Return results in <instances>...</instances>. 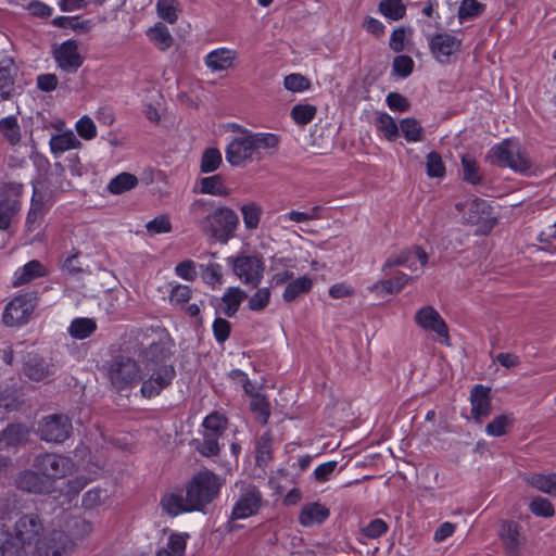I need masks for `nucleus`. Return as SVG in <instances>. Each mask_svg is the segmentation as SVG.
<instances>
[{"label": "nucleus", "instance_id": "1", "mask_svg": "<svg viewBox=\"0 0 556 556\" xmlns=\"http://www.w3.org/2000/svg\"><path fill=\"white\" fill-rule=\"evenodd\" d=\"M222 485V480L215 473L202 470L189 481L185 494L182 491L166 494L161 505L172 516L187 511H202L219 494Z\"/></svg>", "mask_w": 556, "mask_h": 556}, {"label": "nucleus", "instance_id": "2", "mask_svg": "<svg viewBox=\"0 0 556 556\" xmlns=\"http://www.w3.org/2000/svg\"><path fill=\"white\" fill-rule=\"evenodd\" d=\"M241 135L235 137L225 150L226 161L232 166H244L261 161L265 151L277 150L279 137L270 132H252L238 126Z\"/></svg>", "mask_w": 556, "mask_h": 556}, {"label": "nucleus", "instance_id": "3", "mask_svg": "<svg viewBox=\"0 0 556 556\" xmlns=\"http://www.w3.org/2000/svg\"><path fill=\"white\" fill-rule=\"evenodd\" d=\"M485 159L492 165L509 167L519 174H527L531 169L529 156L520 144L513 140H504L492 147Z\"/></svg>", "mask_w": 556, "mask_h": 556}, {"label": "nucleus", "instance_id": "4", "mask_svg": "<svg viewBox=\"0 0 556 556\" xmlns=\"http://www.w3.org/2000/svg\"><path fill=\"white\" fill-rule=\"evenodd\" d=\"M227 263L231 266L233 274L245 286L256 288L263 277L265 265L260 255L240 254L227 258Z\"/></svg>", "mask_w": 556, "mask_h": 556}, {"label": "nucleus", "instance_id": "5", "mask_svg": "<svg viewBox=\"0 0 556 556\" xmlns=\"http://www.w3.org/2000/svg\"><path fill=\"white\" fill-rule=\"evenodd\" d=\"M112 386L118 390L131 388L142 379V372L137 362L127 356H116L109 368Z\"/></svg>", "mask_w": 556, "mask_h": 556}, {"label": "nucleus", "instance_id": "6", "mask_svg": "<svg viewBox=\"0 0 556 556\" xmlns=\"http://www.w3.org/2000/svg\"><path fill=\"white\" fill-rule=\"evenodd\" d=\"M236 486L238 488V493L230 519H245L257 514L263 504V494L258 488L250 483H241Z\"/></svg>", "mask_w": 556, "mask_h": 556}, {"label": "nucleus", "instance_id": "7", "mask_svg": "<svg viewBox=\"0 0 556 556\" xmlns=\"http://www.w3.org/2000/svg\"><path fill=\"white\" fill-rule=\"evenodd\" d=\"M23 186L17 182L4 184L0 188V230H8L21 211Z\"/></svg>", "mask_w": 556, "mask_h": 556}, {"label": "nucleus", "instance_id": "8", "mask_svg": "<svg viewBox=\"0 0 556 556\" xmlns=\"http://www.w3.org/2000/svg\"><path fill=\"white\" fill-rule=\"evenodd\" d=\"M176 376L173 365L143 367L141 394L143 397L151 399L159 395L166 389Z\"/></svg>", "mask_w": 556, "mask_h": 556}, {"label": "nucleus", "instance_id": "9", "mask_svg": "<svg viewBox=\"0 0 556 556\" xmlns=\"http://www.w3.org/2000/svg\"><path fill=\"white\" fill-rule=\"evenodd\" d=\"M33 466L45 479L49 480L53 488L54 481L71 473L74 465L68 457L53 453H43L34 458Z\"/></svg>", "mask_w": 556, "mask_h": 556}, {"label": "nucleus", "instance_id": "10", "mask_svg": "<svg viewBox=\"0 0 556 556\" xmlns=\"http://www.w3.org/2000/svg\"><path fill=\"white\" fill-rule=\"evenodd\" d=\"M239 226L237 213L227 206L215 208L211 217L210 227L206 233H210L219 242H227L233 238Z\"/></svg>", "mask_w": 556, "mask_h": 556}, {"label": "nucleus", "instance_id": "11", "mask_svg": "<svg viewBox=\"0 0 556 556\" xmlns=\"http://www.w3.org/2000/svg\"><path fill=\"white\" fill-rule=\"evenodd\" d=\"M45 531L43 520L37 513H26L21 515L13 528L15 539L26 544L33 551L40 542Z\"/></svg>", "mask_w": 556, "mask_h": 556}, {"label": "nucleus", "instance_id": "12", "mask_svg": "<svg viewBox=\"0 0 556 556\" xmlns=\"http://www.w3.org/2000/svg\"><path fill=\"white\" fill-rule=\"evenodd\" d=\"M52 56L58 68L65 74L76 73L84 64L85 58L79 52L76 40L68 39L55 46L52 50Z\"/></svg>", "mask_w": 556, "mask_h": 556}, {"label": "nucleus", "instance_id": "13", "mask_svg": "<svg viewBox=\"0 0 556 556\" xmlns=\"http://www.w3.org/2000/svg\"><path fill=\"white\" fill-rule=\"evenodd\" d=\"M72 429V421L67 416L53 414L40 421L38 432L47 442L61 443L70 437Z\"/></svg>", "mask_w": 556, "mask_h": 556}, {"label": "nucleus", "instance_id": "14", "mask_svg": "<svg viewBox=\"0 0 556 556\" xmlns=\"http://www.w3.org/2000/svg\"><path fill=\"white\" fill-rule=\"evenodd\" d=\"M414 320L424 330L434 332L440 343L450 345L448 327L433 306L427 305L418 309Z\"/></svg>", "mask_w": 556, "mask_h": 556}, {"label": "nucleus", "instance_id": "15", "mask_svg": "<svg viewBox=\"0 0 556 556\" xmlns=\"http://www.w3.org/2000/svg\"><path fill=\"white\" fill-rule=\"evenodd\" d=\"M143 367L167 366L166 361L170 357V350L166 341L152 340L144 343L141 340L137 346Z\"/></svg>", "mask_w": 556, "mask_h": 556}, {"label": "nucleus", "instance_id": "16", "mask_svg": "<svg viewBox=\"0 0 556 556\" xmlns=\"http://www.w3.org/2000/svg\"><path fill=\"white\" fill-rule=\"evenodd\" d=\"M71 540L63 531H43L40 542L34 549L35 556H61L70 546Z\"/></svg>", "mask_w": 556, "mask_h": 556}, {"label": "nucleus", "instance_id": "17", "mask_svg": "<svg viewBox=\"0 0 556 556\" xmlns=\"http://www.w3.org/2000/svg\"><path fill=\"white\" fill-rule=\"evenodd\" d=\"M33 299L25 294L14 298L7 304L2 320L9 327L25 324L34 309Z\"/></svg>", "mask_w": 556, "mask_h": 556}, {"label": "nucleus", "instance_id": "18", "mask_svg": "<svg viewBox=\"0 0 556 556\" xmlns=\"http://www.w3.org/2000/svg\"><path fill=\"white\" fill-rule=\"evenodd\" d=\"M430 51L441 63L450 61V56L459 51L462 40L448 33H439L428 38Z\"/></svg>", "mask_w": 556, "mask_h": 556}, {"label": "nucleus", "instance_id": "19", "mask_svg": "<svg viewBox=\"0 0 556 556\" xmlns=\"http://www.w3.org/2000/svg\"><path fill=\"white\" fill-rule=\"evenodd\" d=\"M471 415L473 419L481 424L482 419L491 413L490 388L476 384L470 392Z\"/></svg>", "mask_w": 556, "mask_h": 556}, {"label": "nucleus", "instance_id": "20", "mask_svg": "<svg viewBox=\"0 0 556 556\" xmlns=\"http://www.w3.org/2000/svg\"><path fill=\"white\" fill-rule=\"evenodd\" d=\"M20 490L29 493H49L53 488L48 479H45L38 470H25L16 478Z\"/></svg>", "mask_w": 556, "mask_h": 556}, {"label": "nucleus", "instance_id": "21", "mask_svg": "<svg viewBox=\"0 0 556 556\" xmlns=\"http://www.w3.org/2000/svg\"><path fill=\"white\" fill-rule=\"evenodd\" d=\"M15 73L13 60L5 59L0 62V101H9L16 96Z\"/></svg>", "mask_w": 556, "mask_h": 556}, {"label": "nucleus", "instance_id": "22", "mask_svg": "<svg viewBox=\"0 0 556 556\" xmlns=\"http://www.w3.org/2000/svg\"><path fill=\"white\" fill-rule=\"evenodd\" d=\"M54 372V365L37 354L29 355L24 365V374L34 381L46 380Z\"/></svg>", "mask_w": 556, "mask_h": 556}, {"label": "nucleus", "instance_id": "23", "mask_svg": "<svg viewBox=\"0 0 556 556\" xmlns=\"http://www.w3.org/2000/svg\"><path fill=\"white\" fill-rule=\"evenodd\" d=\"M215 207L214 202L204 199H197L189 207V213L193 222L202 231L210 227L211 217Z\"/></svg>", "mask_w": 556, "mask_h": 556}, {"label": "nucleus", "instance_id": "24", "mask_svg": "<svg viewBox=\"0 0 556 556\" xmlns=\"http://www.w3.org/2000/svg\"><path fill=\"white\" fill-rule=\"evenodd\" d=\"M329 509L319 503H308L301 509L299 521L304 527L323 523L329 517Z\"/></svg>", "mask_w": 556, "mask_h": 556}, {"label": "nucleus", "instance_id": "25", "mask_svg": "<svg viewBox=\"0 0 556 556\" xmlns=\"http://www.w3.org/2000/svg\"><path fill=\"white\" fill-rule=\"evenodd\" d=\"M410 280L412 277L399 271L393 278L383 279L372 285L371 290L379 295L396 294L399 293Z\"/></svg>", "mask_w": 556, "mask_h": 556}, {"label": "nucleus", "instance_id": "26", "mask_svg": "<svg viewBox=\"0 0 556 556\" xmlns=\"http://www.w3.org/2000/svg\"><path fill=\"white\" fill-rule=\"evenodd\" d=\"M523 479L538 491L556 496V472L527 473Z\"/></svg>", "mask_w": 556, "mask_h": 556}, {"label": "nucleus", "instance_id": "27", "mask_svg": "<svg viewBox=\"0 0 556 556\" xmlns=\"http://www.w3.org/2000/svg\"><path fill=\"white\" fill-rule=\"evenodd\" d=\"M408 257L418 258L420 267H424L428 261L427 253L420 247H416L413 250H403L399 254L388 257L382 266V270L386 271L393 266L405 267V265H408Z\"/></svg>", "mask_w": 556, "mask_h": 556}, {"label": "nucleus", "instance_id": "28", "mask_svg": "<svg viewBox=\"0 0 556 556\" xmlns=\"http://www.w3.org/2000/svg\"><path fill=\"white\" fill-rule=\"evenodd\" d=\"M456 210L463 214L464 219L469 224H478L485 214L486 203L484 200L475 198L468 203H456Z\"/></svg>", "mask_w": 556, "mask_h": 556}, {"label": "nucleus", "instance_id": "29", "mask_svg": "<svg viewBox=\"0 0 556 556\" xmlns=\"http://www.w3.org/2000/svg\"><path fill=\"white\" fill-rule=\"evenodd\" d=\"M236 58V52L219 48L205 56V65L214 72L228 70Z\"/></svg>", "mask_w": 556, "mask_h": 556}, {"label": "nucleus", "instance_id": "30", "mask_svg": "<svg viewBox=\"0 0 556 556\" xmlns=\"http://www.w3.org/2000/svg\"><path fill=\"white\" fill-rule=\"evenodd\" d=\"M313 288V280L307 276L293 279L287 285L282 293L285 302H293L301 295L308 293Z\"/></svg>", "mask_w": 556, "mask_h": 556}, {"label": "nucleus", "instance_id": "31", "mask_svg": "<svg viewBox=\"0 0 556 556\" xmlns=\"http://www.w3.org/2000/svg\"><path fill=\"white\" fill-rule=\"evenodd\" d=\"M45 275V268L39 261L33 260L17 269L14 275V286L25 285Z\"/></svg>", "mask_w": 556, "mask_h": 556}, {"label": "nucleus", "instance_id": "32", "mask_svg": "<svg viewBox=\"0 0 556 556\" xmlns=\"http://www.w3.org/2000/svg\"><path fill=\"white\" fill-rule=\"evenodd\" d=\"M247 298V293L239 287H230L222 298L224 304L222 311L228 316L232 317L239 309L241 302Z\"/></svg>", "mask_w": 556, "mask_h": 556}, {"label": "nucleus", "instance_id": "33", "mask_svg": "<svg viewBox=\"0 0 556 556\" xmlns=\"http://www.w3.org/2000/svg\"><path fill=\"white\" fill-rule=\"evenodd\" d=\"M200 191L201 193L217 197H227L230 194V189L225 186L224 178L220 175L202 178L200 180Z\"/></svg>", "mask_w": 556, "mask_h": 556}, {"label": "nucleus", "instance_id": "34", "mask_svg": "<svg viewBox=\"0 0 556 556\" xmlns=\"http://www.w3.org/2000/svg\"><path fill=\"white\" fill-rule=\"evenodd\" d=\"M26 435V430L23 426L10 424L4 430L0 432V450L15 446L20 444Z\"/></svg>", "mask_w": 556, "mask_h": 556}, {"label": "nucleus", "instance_id": "35", "mask_svg": "<svg viewBox=\"0 0 556 556\" xmlns=\"http://www.w3.org/2000/svg\"><path fill=\"white\" fill-rule=\"evenodd\" d=\"M188 536V534H170L167 544L160 548L155 556H184Z\"/></svg>", "mask_w": 556, "mask_h": 556}, {"label": "nucleus", "instance_id": "36", "mask_svg": "<svg viewBox=\"0 0 556 556\" xmlns=\"http://www.w3.org/2000/svg\"><path fill=\"white\" fill-rule=\"evenodd\" d=\"M147 36L161 51L167 50L173 43V37L168 28L162 23H157L154 27H151L147 31Z\"/></svg>", "mask_w": 556, "mask_h": 556}, {"label": "nucleus", "instance_id": "37", "mask_svg": "<svg viewBox=\"0 0 556 556\" xmlns=\"http://www.w3.org/2000/svg\"><path fill=\"white\" fill-rule=\"evenodd\" d=\"M463 179L471 185H478L483 179V174L475 157L469 154L462 156Z\"/></svg>", "mask_w": 556, "mask_h": 556}, {"label": "nucleus", "instance_id": "38", "mask_svg": "<svg viewBox=\"0 0 556 556\" xmlns=\"http://www.w3.org/2000/svg\"><path fill=\"white\" fill-rule=\"evenodd\" d=\"M79 146L80 141L76 138L73 131L55 135L50 139V148L54 154L63 153Z\"/></svg>", "mask_w": 556, "mask_h": 556}, {"label": "nucleus", "instance_id": "39", "mask_svg": "<svg viewBox=\"0 0 556 556\" xmlns=\"http://www.w3.org/2000/svg\"><path fill=\"white\" fill-rule=\"evenodd\" d=\"M97 329V324L91 318H75L70 327L68 333L71 337L83 340L90 337Z\"/></svg>", "mask_w": 556, "mask_h": 556}, {"label": "nucleus", "instance_id": "40", "mask_svg": "<svg viewBox=\"0 0 556 556\" xmlns=\"http://www.w3.org/2000/svg\"><path fill=\"white\" fill-rule=\"evenodd\" d=\"M138 185V178L129 173H121L108 185V190L113 194H121L131 190Z\"/></svg>", "mask_w": 556, "mask_h": 556}, {"label": "nucleus", "instance_id": "41", "mask_svg": "<svg viewBox=\"0 0 556 556\" xmlns=\"http://www.w3.org/2000/svg\"><path fill=\"white\" fill-rule=\"evenodd\" d=\"M45 214L46 208L43 203L39 200H36L34 197L25 223L27 231L33 232L38 230L41 226Z\"/></svg>", "mask_w": 556, "mask_h": 556}, {"label": "nucleus", "instance_id": "42", "mask_svg": "<svg viewBox=\"0 0 556 556\" xmlns=\"http://www.w3.org/2000/svg\"><path fill=\"white\" fill-rule=\"evenodd\" d=\"M241 214L245 228L255 230L260 225L263 210L255 202H250L241 206Z\"/></svg>", "mask_w": 556, "mask_h": 556}, {"label": "nucleus", "instance_id": "43", "mask_svg": "<svg viewBox=\"0 0 556 556\" xmlns=\"http://www.w3.org/2000/svg\"><path fill=\"white\" fill-rule=\"evenodd\" d=\"M271 434L269 432L263 433L256 441V464L265 466L271 459Z\"/></svg>", "mask_w": 556, "mask_h": 556}, {"label": "nucleus", "instance_id": "44", "mask_svg": "<svg viewBox=\"0 0 556 556\" xmlns=\"http://www.w3.org/2000/svg\"><path fill=\"white\" fill-rule=\"evenodd\" d=\"M29 548L26 544L15 539V534H7V538L0 544L2 556H26Z\"/></svg>", "mask_w": 556, "mask_h": 556}, {"label": "nucleus", "instance_id": "45", "mask_svg": "<svg viewBox=\"0 0 556 556\" xmlns=\"http://www.w3.org/2000/svg\"><path fill=\"white\" fill-rule=\"evenodd\" d=\"M500 535L505 545L511 551L516 549L520 544V533L518 525L513 521H505L501 526Z\"/></svg>", "mask_w": 556, "mask_h": 556}, {"label": "nucleus", "instance_id": "46", "mask_svg": "<svg viewBox=\"0 0 556 556\" xmlns=\"http://www.w3.org/2000/svg\"><path fill=\"white\" fill-rule=\"evenodd\" d=\"M0 131L4 138L15 144L21 139V128L15 116H8L0 121Z\"/></svg>", "mask_w": 556, "mask_h": 556}, {"label": "nucleus", "instance_id": "47", "mask_svg": "<svg viewBox=\"0 0 556 556\" xmlns=\"http://www.w3.org/2000/svg\"><path fill=\"white\" fill-rule=\"evenodd\" d=\"M251 410L255 415V419L262 425L267 424L270 416L269 403L265 396L256 393L252 395L250 403Z\"/></svg>", "mask_w": 556, "mask_h": 556}, {"label": "nucleus", "instance_id": "48", "mask_svg": "<svg viewBox=\"0 0 556 556\" xmlns=\"http://www.w3.org/2000/svg\"><path fill=\"white\" fill-rule=\"evenodd\" d=\"M377 127L389 141H394L399 137V126L394 118L387 113H381L378 116Z\"/></svg>", "mask_w": 556, "mask_h": 556}, {"label": "nucleus", "instance_id": "49", "mask_svg": "<svg viewBox=\"0 0 556 556\" xmlns=\"http://www.w3.org/2000/svg\"><path fill=\"white\" fill-rule=\"evenodd\" d=\"M379 11L388 18L397 21L405 15L406 8L402 0H382Z\"/></svg>", "mask_w": 556, "mask_h": 556}, {"label": "nucleus", "instance_id": "50", "mask_svg": "<svg viewBox=\"0 0 556 556\" xmlns=\"http://www.w3.org/2000/svg\"><path fill=\"white\" fill-rule=\"evenodd\" d=\"M219 438V435L204 432L203 440L197 444L198 452L206 457L216 456L220 451Z\"/></svg>", "mask_w": 556, "mask_h": 556}, {"label": "nucleus", "instance_id": "51", "mask_svg": "<svg viewBox=\"0 0 556 556\" xmlns=\"http://www.w3.org/2000/svg\"><path fill=\"white\" fill-rule=\"evenodd\" d=\"M514 422V418L509 414H504L495 417L489 425L485 427V432L489 435L501 437L506 433L507 428H509Z\"/></svg>", "mask_w": 556, "mask_h": 556}, {"label": "nucleus", "instance_id": "52", "mask_svg": "<svg viewBox=\"0 0 556 556\" xmlns=\"http://www.w3.org/2000/svg\"><path fill=\"white\" fill-rule=\"evenodd\" d=\"M222 164V153L217 148L206 149L201 159V172L212 173Z\"/></svg>", "mask_w": 556, "mask_h": 556}, {"label": "nucleus", "instance_id": "53", "mask_svg": "<svg viewBox=\"0 0 556 556\" xmlns=\"http://www.w3.org/2000/svg\"><path fill=\"white\" fill-rule=\"evenodd\" d=\"M483 10L484 5L477 0H463L458 8V18L460 22L476 18Z\"/></svg>", "mask_w": 556, "mask_h": 556}, {"label": "nucleus", "instance_id": "54", "mask_svg": "<svg viewBox=\"0 0 556 556\" xmlns=\"http://www.w3.org/2000/svg\"><path fill=\"white\" fill-rule=\"evenodd\" d=\"M401 130L407 141L416 142L421 140L422 127L413 117H407L400 123Z\"/></svg>", "mask_w": 556, "mask_h": 556}, {"label": "nucleus", "instance_id": "55", "mask_svg": "<svg viewBox=\"0 0 556 556\" xmlns=\"http://www.w3.org/2000/svg\"><path fill=\"white\" fill-rule=\"evenodd\" d=\"M317 112L312 104H296L291 110L293 121L299 125H306L312 122Z\"/></svg>", "mask_w": 556, "mask_h": 556}, {"label": "nucleus", "instance_id": "56", "mask_svg": "<svg viewBox=\"0 0 556 556\" xmlns=\"http://www.w3.org/2000/svg\"><path fill=\"white\" fill-rule=\"evenodd\" d=\"M227 420L218 413H212L203 420L204 432L222 437L226 430Z\"/></svg>", "mask_w": 556, "mask_h": 556}, {"label": "nucleus", "instance_id": "57", "mask_svg": "<svg viewBox=\"0 0 556 556\" xmlns=\"http://www.w3.org/2000/svg\"><path fill=\"white\" fill-rule=\"evenodd\" d=\"M427 175L430 177L441 178L445 175V166L441 155L432 151L426 157Z\"/></svg>", "mask_w": 556, "mask_h": 556}, {"label": "nucleus", "instance_id": "58", "mask_svg": "<svg viewBox=\"0 0 556 556\" xmlns=\"http://www.w3.org/2000/svg\"><path fill=\"white\" fill-rule=\"evenodd\" d=\"M202 268V279L212 288H215L216 286L222 285L223 280V273H222V265L217 263H211L206 266H201Z\"/></svg>", "mask_w": 556, "mask_h": 556}, {"label": "nucleus", "instance_id": "59", "mask_svg": "<svg viewBox=\"0 0 556 556\" xmlns=\"http://www.w3.org/2000/svg\"><path fill=\"white\" fill-rule=\"evenodd\" d=\"M283 86L287 90L292 92H302L309 89L311 81L302 74L293 73L287 75L283 79Z\"/></svg>", "mask_w": 556, "mask_h": 556}, {"label": "nucleus", "instance_id": "60", "mask_svg": "<svg viewBox=\"0 0 556 556\" xmlns=\"http://www.w3.org/2000/svg\"><path fill=\"white\" fill-rule=\"evenodd\" d=\"M389 529L388 523L379 518L372 519L366 526L362 527L361 534L367 539H378Z\"/></svg>", "mask_w": 556, "mask_h": 556}, {"label": "nucleus", "instance_id": "61", "mask_svg": "<svg viewBox=\"0 0 556 556\" xmlns=\"http://www.w3.org/2000/svg\"><path fill=\"white\" fill-rule=\"evenodd\" d=\"M269 300H270L269 288H260L249 299L248 306L253 312H261L269 304Z\"/></svg>", "mask_w": 556, "mask_h": 556}, {"label": "nucleus", "instance_id": "62", "mask_svg": "<svg viewBox=\"0 0 556 556\" xmlns=\"http://www.w3.org/2000/svg\"><path fill=\"white\" fill-rule=\"evenodd\" d=\"M156 10L159 16L167 23L177 21L176 0H157Z\"/></svg>", "mask_w": 556, "mask_h": 556}, {"label": "nucleus", "instance_id": "63", "mask_svg": "<svg viewBox=\"0 0 556 556\" xmlns=\"http://www.w3.org/2000/svg\"><path fill=\"white\" fill-rule=\"evenodd\" d=\"M392 68L395 75L406 78L414 70V61L408 55H397L393 60Z\"/></svg>", "mask_w": 556, "mask_h": 556}, {"label": "nucleus", "instance_id": "64", "mask_svg": "<svg viewBox=\"0 0 556 556\" xmlns=\"http://www.w3.org/2000/svg\"><path fill=\"white\" fill-rule=\"evenodd\" d=\"M530 509L534 515L540 517L546 518L554 515V507L552 503L547 498L541 496H536L531 501Z\"/></svg>", "mask_w": 556, "mask_h": 556}]
</instances>
